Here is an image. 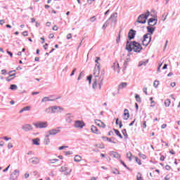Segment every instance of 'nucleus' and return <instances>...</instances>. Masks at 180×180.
<instances>
[{
	"label": "nucleus",
	"mask_w": 180,
	"mask_h": 180,
	"mask_svg": "<svg viewBox=\"0 0 180 180\" xmlns=\"http://www.w3.org/2000/svg\"><path fill=\"white\" fill-rule=\"evenodd\" d=\"M98 61H101V58H96V65L94 70V79H93V89H101L102 88V83L103 82V79L99 77V73L101 72V63Z\"/></svg>",
	"instance_id": "obj_1"
},
{
	"label": "nucleus",
	"mask_w": 180,
	"mask_h": 180,
	"mask_svg": "<svg viewBox=\"0 0 180 180\" xmlns=\"http://www.w3.org/2000/svg\"><path fill=\"white\" fill-rule=\"evenodd\" d=\"M143 48L141 47V45L137 42V41H132L130 43L129 41H127V45H126V50L129 51V53L131 51H134L135 53H140Z\"/></svg>",
	"instance_id": "obj_2"
},
{
	"label": "nucleus",
	"mask_w": 180,
	"mask_h": 180,
	"mask_svg": "<svg viewBox=\"0 0 180 180\" xmlns=\"http://www.w3.org/2000/svg\"><path fill=\"white\" fill-rule=\"evenodd\" d=\"M148 16H150V12L148 11L146 14L139 15L137 20L138 23H146Z\"/></svg>",
	"instance_id": "obj_3"
},
{
	"label": "nucleus",
	"mask_w": 180,
	"mask_h": 180,
	"mask_svg": "<svg viewBox=\"0 0 180 180\" xmlns=\"http://www.w3.org/2000/svg\"><path fill=\"white\" fill-rule=\"evenodd\" d=\"M151 41V34H146L142 40L143 46H147Z\"/></svg>",
	"instance_id": "obj_4"
},
{
	"label": "nucleus",
	"mask_w": 180,
	"mask_h": 180,
	"mask_svg": "<svg viewBox=\"0 0 180 180\" xmlns=\"http://www.w3.org/2000/svg\"><path fill=\"white\" fill-rule=\"evenodd\" d=\"M33 125L37 128V129H44L47 127L48 124L47 122H38L36 123H33Z\"/></svg>",
	"instance_id": "obj_5"
},
{
	"label": "nucleus",
	"mask_w": 180,
	"mask_h": 180,
	"mask_svg": "<svg viewBox=\"0 0 180 180\" xmlns=\"http://www.w3.org/2000/svg\"><path fill=\"white\" fill-rule=\"evenodd\" d=\"M47 110H49L51 113H56V112H61L64 110V109L60 106L55 105L48 108Z\"/></svg>",
	"instance_id": "obj_6"
},
{
	"label": "nucleus",
	"mask_w": 180,
	"mask_h": 180,
	"mask_svg": "<svg viewBox=\"0 0 180 180\" xmlns=\"http://www.w3.org/2000/svg\"><path fill=\"white\" fill-rule=\"evenodd\" d=\"M75 127L76 129H83L85 126V122L81 120H77L75 122Z\"/></svg>",
	"instance_id": "obj_7"
},
{
	"label": "nucleus",
	"mask_w": 180,
	"mask_h": 180,
	"mask_svg": "<svg viewBox=\"0 0 180 180\" xmlns=\"http://www.w3.org/2000/svg\"><path fill=\"white\" fill-rule=\"evenodd\" d=\"M58 133H60V130L58 129H51L49 131V135L46 136V139L48 141H50V139H49V136H55V134H57Z\"/></svg>",
	"instance_id": "obj_8"
},
{
	"label": "nucleus",
	"mask_w": 180,
	"mask_h": 180,
	"mask_svg": "<svg viewBox=\"0 0 180 180\" xmlns=\"http://www.w3.org/2000/svg\"><path fill=\"white\" fill-rule=\"evenodd\" d=\"M61 171L62 172H65V175H68L69 174H71V169H70L69 167L67 165L62 166Z\"/></svg>",
	"instance_id": "obj_9"
},
{
	"label": "nucleus",
	"mask_w": 180,
	"mask_h": 180,
	"mask_svg": "<svg viewBox=\"0 0 180 180\" xmlns=\"http://www.w3.org/2000/svg\"><path fill=\"white\" fill-rule=\"evenodd\" d=\"M9 74H10L9 77H8L6 78V81L8 82H9L10 81H12V79H13V78H15V75H16V72H15V70L10 71Z\"/></svg>",
	"instance_id": "obj_10"
},
{
	"label": "nucleus",
	"mask_w": 180,
	"mask_h": 180,
	"mask_svg": "<svg viewBox=\"0 0 180 180\" xmlns=\"http://www.w3.org/2000/svg\"><path fill=\"white\" fill-rule=\"evenodd\" d=\"M18 176H19V171L15 170L14 172L11 174L10 180H16L18 179Z\"/></svg>",
	"instance_id": "obj_11"
},
{
	"label": "nucleus",
	"mask_w": 180,
	"mask_h": 180,
	"mask_svg": "<svg viewBox=\"0 0 180 180\" xmlns=\"http://www.w3.org/2000/svg\"><path fill=\"white\" fill-rule=\"evenodd\" d=\"M112 68L115 71V72H120V66L119 65V62H115L113 63Z\"/></svg>",
	"instance_id": "obj_12"
},
{
	"label": "nucleus",
	"mask_w": 180,
	"mask_h": 180,
	"mask_svg": "<svg viewBox=\"0 0 180 180\" xmlns=\"http://www.w3.org/2000/svg\"><path fill=\"white\" fill-rule=\"evenodd\" d=\"M22 130L24 131H30V130H33V127L29 124H26L22 126Z\"/></svg>",
	"instance_id": "obj_13"
},
{
	"label": "nucleus",
	"mask_w": 180,
	"mask_h": 180,
	"mask_svg": "<svg viewBox=\"0 0 180 180\" xmlns=\"http://www.w3.org/2000/svg\"><path fill=\"white\" fill-rule=\"evenodd\" d=\"M95 123L98 127H101L102 129H105V127H106V124L99 120H96Z\"/></svg>",
	"instance_id": "obj_14"
},
{
	"label": "nucleus",
	"mask_w": 180,
	"mask_h": 180,
	"mask_svg": "<svg viewBox=\"0 0 180 180\" xmlns=\"http://www.w3.org/2000/svg\"><path fill=\"white\" fill-rule=\"evenodd\" d=\"M135 37H136V31L134 30H130L128 33V39H129V40H131Z\"/></svg>",
	"instance_id": "obj_15"
},
{
	"label": "nucleus",
	"mask_w": 180,
	"mask_h": 180,
	"mask_svg": "<svg viewBox=\"0 0 180 180\" xmlns=\"http://www.w3.org/2000/svg\"><path fill=\"white\" fill-rule=\"evenodd\" d=\"M129 117H130V113L129 112V110L124 109V114H123L124 120H127Z\"/></svg>",
	"instance_id": "obj_16"
},
{
	"label": "nucleus",
	"mask_w": 180,
	"mask_h": 180,
	"mask_svg": "<svg viewBox=\"0 0 180 180\" xmlns=\"http://www.w3.org/2000/svg\"><path fill=\"white\" fill-rule=\"evenodd\" d=\"M148 25L149 26H155L157 25V19L156 18H150L148 20Z\"/></svg>",
	"instance_id": "obj_17"
},
{
	"label": "nucleus",
	"mask_w": 180,
	"mask_h": 180,
	"mask_svg": "<svg viewBox=\"0 0 180 180\" xmlns=\"http://www.w3.org/2000/svg\"><path fill=\"white\" fill-rule=\"evenodd\" d=\"M57 99H61V96H58L55 99H50L49 98V97H44L41 100V102H49V101L53 102V101H57Z\"/></svg>",
	"instance_id": "obj_18"
},
{
	"label": "nucleus",
	"mask_w": 180,
	"mask_h": 180,
	"mask_svg": "<svg viewBox=\"0 0 180 180\" xmlns=\"http://www.w3.org/2000/svg\"><path fill=\"white\" fill-rule=\"evenodd\" d=\"M91 131L92 133H94V134H101V131H99V130H98V128L94 125L91 126Z\"/></svg>",
	"instance_id": "obj_19"
},
{
	"label": "nucleus",
	"mask_w": 180,
	"mask_h": 180,
	"mask_svg": "<svg viewBox=\"0 0 180 180\" xmlns=\"http://www.w3.org/2000/svg\"><path fill=\"white\" fill-rule=\"evenodd\" d=\"M31 162L34 164V165H37L40 163V159L39 158H31Z\"/></svg>",
	"instance_id": "obj_20"
},
{
	"label": "nucleus",
	"mask_w": 180,
	"mask_h": 180,
	"mask_svg": "<svg viewBox=\"0 0 180 180\" xmlns=\"http://www.w3.org/2000/svg\"><path fill=\"white\" fill-rule=\"evenodd\" d=\"M128 84L127 82H121L119 85H118V89H123L124 88H126V86H127Z\"/></svg>",
	"instance_id": "obj_21"
},
{
	"label": "nucleus",
	"mask_w": 180,
	"mask_h": 180,
	"mask_svg": "<svg viewBox=\"0 0 180 180\" xmlns=\"http://www.w3.org/2000/svg\"><path fill=\"white\" fill-rule=\"evenodd\" d=\"M40 139H34L32 140V143L34 146H39L40 145Z\"/></svg>",
	"instance_id": "obj_22"
},
{
	"label": "nucleus",
	"mask_w": 180,
	"mask_h": 180,
	"mask_svg": "<svg viewBox=\"0 0 180 180\" xmlns=\"http://www.w3.org/2000/svg\"><path fill=\"white\" fill-rule=\"evenodd\" d=\"M31 109V107L30 106H26V107H24L20 111V113H22V112H26L27 110H30Z\"/></svg>",
	"instance_id": "obj_23"
},
{
	"label": "nucleus",
	"mask_w": 180,
	"mask_h": 180,
	"mask_svg": "<svg viewBox=\"0 0 180 180\" xmlns=\"http://www.w3.org/2000/svg\"><path fill=\"white\" fill-rule=\"evenodd\" d=\"M82 160V158L78 155L75 156V161L76 162H79V161H81Z\"/></svg>",
	"instance_id": "obj_24"
},
{
	"label": "nucleus",
	"mask_w": 180,
	"mask_h": 180,
	"mask_svg": "<svg viewBox=\"0 0 180 180\" xmlns=\"http://www.w3.org/2000/svg\"><path fill=\"white\" fill-rule=\"evenodd\" d=\"M112 155L114 158H120V155L117 152H112Z\"/></svg>",
	"instance_id": "obj_25"
},
{
	"label": "nucleus",
	"mask_w": 180,
	"mask_h": 180,
	"mask_svg": "<svg viewBox=\"0 0 180 180\" xmlns=\"http://www.w3.org/2000/svg\"><path fill=\"white\" fill-rule=\"evenodd\" d=\"M147 30L150 34H153V33H154V27H147Z\"/></svg>",
	"instance_id": "obj_26"
},
{
	"label": "nucleus",
	"mask_w": 180,
	"mask_h": 180,
	"mask_svg": "<svg viewBox=\"0 0 180 180\" xmlns=\"http://www.w3.org/2000/svg\"><path fill=\"white\" fill-rule=\"evenodd\" d=\"M114 131H115V134L117 136H118V137H120V139H123V136H122V134H120V131H119V130L114 129Z\"/></svg>",
	"instance_id": "obj_27"
},
{
	"label": "nucleus",
	"mask_w": 180,
	"mask_h": 180,
	"mask_svg": "<svg viewBox=\"0 0 180 180\" xmlns=\"http://www.w3.org/2000/svg\"><path fill=\"white\" fill-rule=\"evenodd\" d=\"M165 105L167 108H168V106H169V105H171V100L170 99H166L165 101Z\"/></svg>",
	"instance_id": "obj_28"
},
{
	"label": "nucleus",
	"mask_w": 180,
	"mask_h": 180,
	"mask_svg": "<svg viewBox=\"0 0 180 180\" xmlns=\"http://www.w3.org/2000/svg\"><path fill=\"white\" fill-rule=\"evenodd\" d=\"M10 89H11V91H16V89H18V86L16 84H11L10 86Z\"/></svg>",
	"instance_id": "obj_29"
},
{
	"label": "nucleus",
	"mask_w": 180,
	"mask_h": 180,
	"mask_svg": "<svg viewBox=\"0 0 180 180\" xmlns=\"http://www.w3.org/2000/svg\"><path fill=\"white\" fill-rule=\"evenodd\" d=\"M116 124H119V127L120 129H122V127L123 126V124H122V121L119 122V118L116 119V122H115Z\"/></svg>",
	"instance_id": "obj_30"
},
{
	"label": "nucleus",
	"mask_w": 180,
	"mask_h": 180,
	"mask_svg": "<svg viewBox=\"0 0 180 180\" xmlns=\"http://www.w3.org/2000/svg\"><path fill=\"white\" fill-rule=\"evenodd\" d=\"M135 99L136 102H141V98L140 97V96H139V94L135 95Z\"/></svg>",
	"instance_id": "obj_31"
},
{
	"label": "nucleus",
	"mask_w": 180,
	"mask_h": 180,
	"mask_svg": "<svg viewBox=\"0 0 180 180\" xmlns=\"http://www.w3.org/2000/svg\"><path fill=\"white\" fill-rule=\"evenodd\" d=\"M131 157H133V155L130 152L127 153V158H128L129 161H131Z\"/></svg>",
	"instance_id": "obj_32"
},
{
	"label": "nucleus",
	"mask_w": 180,
	"mask_h": 180,
	"mask_svg": "<svg viewBox=\"0 0 180 180\" xmlns=\"http://www.w3.org/2000/svg\"><path fill=\"white\" fill-rule=\"evenodd\" d=\"M136 179L137 180H144L143 179V176L141 175V174L139 173L136 176Z\"/></svg>",
	"instance_id": "obj_33"
},
{
	"label": "nucleus",
	"mask_w": 180,
	"mask_h": 180,
	"mask_svg": "<svg viewBox=\"0 0 180 180\" xmlns=\"http://www.w3.org/2000/svg\"><path fill=\"white\" fill-rule=\"evenodd\" d=\"M135 161L139 164V165H141V160L139 158L135 157Z\"/></svg>",
	"instance_id": "obj_34"
},
{
	"label": "nucleus",
	"mask_w": 180,
	"mask_h": 180,
	"mask_svg": "<svg viewBox=\"0 0 180 180\" xmlns=\"http://www.w3.org/2000/svg\"><path fill=\"white\" fill-rule=\"evenodd\" d=\"M158 85H160V82L155 80L153 83V86H155V88H157Z\"/></svg>",
	"instance_id": "obj_35"
},
{
	"label": "nucleus",
	"mask_w": 180,
	"mask_h": 180,
	"mask_svg": "<svg viewBox=\"0 0 180 180\" xmlns=\"http://www.w3.org/2000/svg\"><path fill=\"white\" fill-rule=\"evenodd\" d=\"M102 139H105V140H107V141H109L110 143H115V142L112 141V139L110 138H108L106 136H103Z\"/></svg>",
	"instance_id": "obj_36"
},
{
	"label": "nucleus",
	"mask_w": 180,
	"mask_h": 180,
	"mask_svg": "<svg viewBox=\"0 0 180 180\" xmlns=\"http://www.w3.org/2000/svg\"><path fill=\"white\" fill-rule=\"evenodd\" d=\"M51 164H54L58 161V159H51L49 160Z\"/></svg>",
	"instance_id": "obj_37"
},
{
	"label": "nucleus",
	"mask_w": 180,
	"mask_h": 180,
	"mask_svg": "<svg viewBox=\"0 0 180 180\" xmlns=\"http://www.w3.org/2000/svg\"><path fill=\"white\" fill-rule=\"evenodd\" d=\"M139 157H141L143 160H146L147 158V156H146V155H144V154L139 153Z\"/></svg>",
	"instance_id": "obj_38"
},
{
	"label": "nucleus",
	"mask_w": 180,
	"mask_h": 180,
	"mask_svg": "<svg viewBox=\"0 0 180 180\" xmlns=\"http://www.w3.org/2000/svg\"><path fill=\"white\" fill-rule=\"evenodd\" d=\"M96 20V16H93L91 18H90V22H95Z\"/></svg>",
	"instance_id": "obj_39"
},
{
	"label": "nucleus",
	"mask_w": 180,
	"mask_h": 180,
	"mask_svg": "<svg viewBox=\"0 0 180 180\" xmlns=\"http://www.w3.org/2000/svg\"><path fill=\"white\" fill-rule=\"evenodd\" d=\"M64 148H68V146H63L58 148V150H64Z\"/></svg>",
	"instance_id": "obj_40"
},
{
	"label": "nucleus",
	"mask_w": 180,
	"mask_h": 180,
	"mask_svg": "<svg viewBox=\"0 0 180 180\" xmlns=\"http://www.w3.org/2000/svg\"><path fill=\"white\" fill-rule=\"evenodd\" d=\"M87 80L89 81V84H91V81H92V75L87 77Z\"/></svg>",
	"instance_id": "obj_41"
},
{
	"label": "nucleus",
	"mask_w": 180,
	"mask_h": 180,
	"mask_svg": "<svg viewBox=\"0 0 180 180\" xmlns=\"http://www.w3.org/2000/svg\"><path fill=\"white\" fill-rule=\"evenodd\" d=\"M53 30H54L55 32H57V30H58V27L57 25H54L52 28Z\"/></svg>",
	"instance_id": "obj_42"
},
{
	"label": "nucleus",
	"mask_w": 180,
	"mask_h": 180,
	"mask_svg": "<svg viewBox=\"0 0 180 180\" xmlns=\"http://www.w3.org/2000/svg\"><path fill=\"white\" fill-rule=\"evenodd\" d=\"M22 35L26 37V36H29V32L27 31H24L22 32Z\"/></svg>",
	"instance_id": "obj_43"
},
{
	"label": "nucleus",
	"mask_w": 180,
	"mask_h": 180,
	"mask_svg": "<svg viewBox=\"0 0 180 180\" xmlns=\"http://www.w3.org/2000/svg\"><path fill=\"white\" fill-rule=\"evenodd\" d=\"M72 34H68L67 35V39L68 40H70V39H72Z\"/></svg>",
	"instance_id": "obj_44"
},
{
	"label": "nucleus",
	"mask_w": 180,
	"mask_h": 180,
	"mask_svg": "<svg viewBox=\"0 0 180 180\" xmlns=\"http://www.w3.org/2000/svg\"><path fill=\"white\" fill-rule=\"evenodd\" d=\"M29 176H30V174H29L28 172L25 173V175H24V178H25V179H27V178H29Z\"/></svg>",
	"instance_id": "obj_45"
},
{
	"label": "nucleus",
	"mask_w": 180,
	"mask_h": 180,
	"mask_svg": "<svg viewBox=\"0 0 180 180\" xmlns=\"http://www.w3.org/2000/svg\"><path fill=\"white\" fill-rule=\"evenodd\" d=\"M121 164H122V165L125 167V168H129L127 167V165H126V163H124V162H123L122 160H120Z\"/></svg>",
	"instance_id": "obj_46"
},
{
	"label": "nucleus",
	"mask_w": 180,
	"mask_h": 180,
	"mask_svg": "<svg viewBox=\"0 0 180 180\" xmlns=\"http://www.w3.org/2000/svg\"><path fill=\"white\" fill-rule=\"evenodd\" d=\"M165 169H167V171H169V169H171V166L167 165L165 166Z\"/></svg>",
	"instance_id": "obj_47"
},
{
	"label": "nucleus",
	"mask_w": 180,
	"mask_h": 180,
	"mask_svg": "<svg viewBox=\"0 0 180 180\" xmlns=\"http://www.w3.org/2000/svg\"><path fill=\"white\" fill-rule=\"evenodd\" d=\"M143 129H146V127H147V122H146V121L143 122Z\"/></svg>",
	"instance_id": "obj_48"
},
{
	"label": "nucleus",
	"mask_w": 180,
	"mask_h": 180,
	"mask_svg": "<svg viewBox=\"0 0 180 180\" xmlns=\"http://www.w3.org/2000/svg\"><path fill=\"white\" fill-rule=\"evenodd\" d=\"M49 39H54V34H50L49 35Z\"/></svg>",
	"instance_id": "obj_49"
},
{
	"label": "nucleus",
	"mask_w": 180,
	"mask_h": 180,
	"mask_svg": "<svg viewBox=\"0 0 180 180\" xmlns=\"http://www.w3.org/2000/svg\"><path fill=\"white\" fill-rule=\"evenodd\" d=\"M3 140H6V141H8V140H11V138H8L7 136H4Z\"/></svg>",
	"instance_id": "obj_50"
},
{
	"label": "nucleus",
	"mask_w": 180,
	"mask_h": 180,
	"mask_svg": "<svg viewBox=\"0 0 180 180\" xmlns=\"http://www.w3.org/2000/svg\"><path fill=\"white\" fill-rule=\"evenodd\" d=\"M75 71H77V69H73L72 74H70V77H72V75H74V74H75Z\"/></svg>",
	"instance_id": "obj_51"
},
{
	"label": "nucleus",
	"mask_w": 180,
	"mask_h": 180,
	"mask_svg": "<svg viewBox=\"0 0 180 180\" xmlns=\"http://www.w3.org/2000/svg\"><path fill=\"white\" fill-rule=\"evenodd\" d=\"M11 167V165H9L6 169H4L3 170V172H6V171H8V169H9V167Z\"/></svg>",
	"instance_id": "obj_52"
},
{
	"label": "nucleus",
	"mask_w": 180,
	"mask_h": 180,
	"mask_svg": "<svg viewBox=\"0 0 180 180\" xmlns=\"http://www.w3.org/2000/svg\"><path fill=\"white\" fill-rule=\"evenodd\" d=\"M143 92L146 95H148V94L147 93V88H143Z\"/></svg>",
	"instance_id": "obj_53"
},
{
	"label": "nucleus",
	"mask_w": 180,
	"mask_h": 180,
	"mask_svg": "<svg viewBox=\"0 0 180 180\" xmlns=\"http://www.w3.org/2000/svg\"><path fill=\"white\" fill-rule=\"evenodd\" d=\"M170 85L172 88H174L176 85V84L175 82H172Z\"/></svg>",
	"instance_id": "obj_54"
},
{
	"label": "nucleus",
	"mask_w": 180,
	"mask_h": 180,
	"mask_svg": "<svg viewBox=\"0 0 180 180\" xmlns=\"http://www.w3.org/2000/svg\"><path fill=\"white\" fill-rule=\"evenodd\" d=\"M7 53L9 54L11 57H13V54L12 53V52L7 51Z\"/></svg>",
	"instance_id": "obj_55"
},
{
	"label": "nucleus",
	"mask_w": 180,
	"mask_h": 180,
	"mask_svg": "<svg viewBox=\"0 0 180 180\" xmlns=\"http://www.w3.org/2000/svg\"><path fill=\"white\" fill-rule=\"evenodd\" d=\"M120 41V34H119L118 37L117 39V43H119Z\"/></svg>",
	"instance_id": "obj_56"
},
{
	"label": "nucleus",
	"mask_w": 180,
	"mask_h": 180,
	"mask_svg": "<svg viewBox=\"0 0 180 180\" xmlns=\"http://www.w3.org/2000/svg\"><path fill=\"white\" fill-rule=\"evenodd\" d=\"M48 46H49V44H45L44 46V50H47V47Z\"/></svg>",
	"instance_id": "obj_57"
},
{
	"label": "nucleus",
	"mask_w": 180,
	"mask_h": 180,
	"mask_svg": "<svg viewBox=\"0 0 180 180\" xmlns=\"http://www.w3.org/2000/svg\"><path fill=\"white\" fill-rule=\"evenodd\" d=\"M136 122V119H134L130 124L129 126H133L134 124V122Z\"/></svg>",
	"instance_id": "obj_58"
},
{
	"label": "nucleus",
	"mask_w": 180,
	"mask_h": 180,
	"mask_svg": "<svg viewBox=\"0 0 180 180\" xmlns=\"http://www.w3.org/2000/svg\"><path fill=\"white\" fill-rule=\"evenodd\" d=\"M165 160V157L164 155L160 156V161H164Z\"/></svg>",
	"instance_id": "obj_59"
},
{
	"label": "nucleus",
	"mask_w": 180,
	"mask_h": 180,
	"mask_svg": "<svg viewBox=\"0 0 180 180\" xmlns=\"http://www.w3.org/2000/svg\"><path fill=\"white\" fill-rule=\"evenodd\" d=\"M6 73V70L4 69L1 70V74L5 75Z\"/></svg>",
	"instance_id": "obj_60"
},
{
	"label": "nucleus",
	"mask_w": 180,
	"mask_h": 180,
	"mask_svg": "<svg viewBox=\"0 0 180 180\" xmlns=\"http://www.w3.org/2000/svg\"><path fill=\"white\" fill-rule=\"evenodd\" d=\"M165 127H167V124H163L161 126V129H165Z\"/></svg>",
	"instance_id": "obj_61"
},
{
	"label": "nucleus",
	"mask_w": 180,
	"mask_h": 180,
	"mask_svg": "<svg viewBox=\"0 0 180 180\" xmlns=\"http://www.w3.org/2000/svg\"><path fill=\"white\" fill-rule=\"evenodd\" d=\"M167 67H168V65L165 64L163 68H162V70H167Z\"/></svg>",
	"instance_id": "obj_62"
},
{
	"label": "nucleus",
	"mask_w": 180,
	"mask_h": 180,
	"mask_svg": "<svg viewBox=\"0 0 180 180\" xmlns=\"http://www.w3.org/2000/svg\"><path fill=\"white\" fill-rule=\"evenodd\" d=\"M170 154H172L174 155V154H175V151L174 150H171L169 151Z\"/></svg>",
	"instance_id": "obj_63"
},
{
	"label": "nucleus",
	"mask_w": 180,
	"mask_h": 180,
	"mask_svg": "<svg viewBox=\"0 0 180 180\" xmlns=\"http://www.w3.org/2000/svg\"><path fill=\"white\" fill-rule=\"evenodd\" d=\"M4 23H5V20H0V25H4Z\"/></svg>",
	"instance_id": "obj_64"
}]
</instances>
